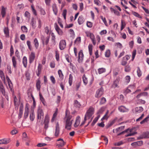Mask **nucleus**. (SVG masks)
Listing matches in <instances>:
<instances>
[{"label": "nucleus", "mask_w": 149, "mask_h": 149, "mask_svg": "<svg viewBox=\"0 0 149 149\" xmlns=\"http://www.w3.org/2000/svg\"><path fill=\"white\" fill-rule=\"evenodd\" d=\"M81 120L80 117L79 116H78L76 118L75 123L74 124V127H77L80 124Z\"/></svg>", "instance_id": "obj_9"}, {"label": "nucleus", "mask_w": 149, "mask_h": 149, "mask_svg": "<svg viewBox=\"0 0 149 149\" xmlns=\"http://www.w3.org/2000/svg\"><path fill=\"white\" fill-rule=\"evenodd\" d=\"M125 128V126H122L119 127L116 129V133H118V132H120L122 130H123Z\"/></svg>", "instance_id": "obj_46"}, {"label": "nucleus", "mask_w": 149, "mask_h": 149, "mask_svg": "<svg viewBox=\"0 0 149 149\" xmlns=\"http://www.w3.org/2000/svg\"><path fill=\"white\" fill-rule=\"evenodd\" d=\"M140 137L141 139L149 138V133L148 132H144L140 136Z\"/></svg>", "instance_id": "obj_16"}, {"label": "nucleus", "mask_w": 149, "mask_h": 149, "mask_svg": "<svg viewBox=\"0 0 149 149\" xmlns=\"http://www.w3.org/2000/svg\"><path fill=\"white\" fill-rule=\"evenodd\" d=\"M60 133V127L59 124L58 123L56 124V125L55 127V131L54 132L55 136L57 137L59 136Z\"/></svg>", "instance_id": "obj_5"}, {"label": "nucleus", "mask_w": 149, "mask_h": 149, "mask_svg": "<svg viewBox=\"0 0 149 149\" xmlns=\"http://www.w3.org/2000/svg\"><path fill=\"white\" fill-rule=\"evenodd\" d=\"M98 72L99 74H101L106 72V70L104 68H99L98 69Z\"/></svg>", "instance_id": "obj_28"}, {"label": "nucleus", "mask_w": 149, "mask_h": 149, "mask_svg": "<svg viewBox=\"0 0 149 149\" xmlns=\"http://www.w3.org/2000/svg\"><path fill=\"white\" fill-rule=\"evenodd\" d=\"M100 115H98L93 120L91 124V125L92 126H93L95 125V124L96 123L100 117Z\"/></svg>", "instance_id": "obj_30"}, {"label": "nucleus", "mask_w": 149, "mask_h": 149, "mask_svg": "<svg viewBox=\"0 0 149 149\" xmlns=\"http://www.w3.org/2000/svg\"><path fill=\"white\" fill-rule=\"evenodd\" d=\"M123 142L122 141H120L116 143H114V145L116 146H120L123 144Z\"/></svg>", "instance_id": "obj_62"}, {"label": "nucleus", "mask_w": 149, "mask_h": 149, "mask_svg": "<svg viewBox=\"0 0 149 149\" xmlns=\"http://www.w3.org/2000/svg\"><path fill=\"white\" fill-rule=\"evenodd\" d=\"M143 110V109L141 107H136L135 109V112L137 113L142 112Z\"/></svg>", "instance_id": "obj_19"}, {"label": "nucleus", "mask_w": 149, "mask_h": 149, "mask_svg": "<svg viewBox=\"0 0 149 149\" xmlns=\"http://www.w3.org/2000/svg\"><path fill=\"white\" fill-rule=\"evenodd\" d=\"M110 54V51L109 50H107L105 54V56L107 57H109Z\"/></svg>", "instance_id": "obj_49"}, {"label": "nucleus", "mask_w": 149, "mask_h": 149, "mask_svg": "<svg viewBox=\"0 0 149 149\" xmlns=\"http://www.w3.org/2000/svg\"><path fill=\"white\" fill-rule=\"evenodd\" d=\"M49 37L47 36L45 39L42 40L43 45L45 44L46 45H47L49 41Z\"/></svg>", "instance_id": "obj_22"}, {"label": "nucleus", "mask_w": 149, "mask_h": 149, "mask_svg": "<svg viewBox=\"0 0 149 149\" xmlns=\"http://www.w3.org/2000/svg\"><path fill=\"white\" fill-rule=\"evenodd\" d=\"M69 85L71 86L72 83V80L73 79V77L72 75L70 74L69 75Z\"/></svg>", "instance_id": "obj_41"}, {"label": "nucleus", "mask_w": 149, "mask_h": 149, "mask_svg": "<svg viewBox=\"0 0 149 149\" xmlns=\"http://www.w3.org/2000/svg\"><path fill=\"white\" fill-rule=\"evenodd\" d=\"M118 109L120 112H124L126 111V109L125 107L121 106L118 107Z\"/></svg>", "instance_id": "obj_29"}, {"label": "nucleus", "mask_w": 149, "mask_h": 149, "mask_svg": "<svg viewBox=\"0 0 149 149\" xmlns=\"http://www.w3.org/2000/svg\"><path fill=\"white\" fill-rule=\"evenodd\" d=\"M106 98L104 97H102L100 100V104L101 105L104 104L106 102Z\"/></svg>", "instance_id": "obj_37"}, {"label": "nucleus", "mask_w": 149, "mask_h": 149, "mask_svg": "<svg viewBox=\"0 0 149 149\" xmlns=\"http://www.w3.org/2000/svg\"><path fill=\"white\" fill-rule=\"evenodd\" d=\"M65 58L67 61L68 63H70V62L71 58L68 55H66Z\"/></svg>", "instance_id": "obj_64"}, {"label": "nucleus", "mask_w": 149, "mask_h": 149, "mask_svg": "<svg viewBox=\"0 0 149 149\" xmlns=\"http://www.w3.org/2000/svg\"><path fill=\"white\" fill-rule=\"evenodd\" d=\"M0 77L3 81H4L5 79V78L4 74V73L1 70H0Z\"/></svg>", "instance_id": "obj_32"}, {"label": "nucleus", "mask_w": 149, "mask_h": 149, "mask_svg": "<svg viewBox=\"0 0 149 149\" xmlns=\"http://www.w3.org/2000/svg\"><path fill=\"white\" fill-rule=\"evenodd\" d=\"M94 109L93 107H90L86 112L84 118V121L81 124L80 126H81L85 123V121L89 119L93 114Z\"/></svg>", "instance_id": "obj_1"}, {"label": "nucleus", "mask_w": 149, "mask_h": 149, "mask_svg": "<svg viewBox=\"0 0 149 149\" xmlns=\"http://www.w3.org/2000/svg\"><path fill=\"white\" fill-rule=\"evenodd\" d=\"M100 17L105 25L107 26V23L106 18L105 17H103L102 16H101Z\"/></svg>", "instance_id": "obj_53"}, {"label": "nucleus", "mask_w": 149, "mask_h": 149, "mask_svg": "<svg viewBox=\"0 0 149 149\" xmlns=\"http://www.w3.org/2000/svg\"><path fill=\"white\" fill-rule=\"evenodd\" d=\"M10 141L9 139H3L0 140V144L8 143H9Z\"/></svg>", "instance_id": "obj_11"}, {"label": "nucleus", "mask_w": 149, "mask_h": 149, "mask_svg": "<svg viewBox=\"0 0 149 149\" xmlns=\"http://www.w3.org/2000/svg\"><path fill=\"white\" fill-rule=\"evenodd\" d=\"M0 91L3 95H5V91L2 82L0 81Z\"/></svg>", "instance_id": "obj_10"}, {"label": "nucleus", "mask_w": 149, "mask_h": 149, "mask_svg": "<svg viewBox=\"0 0 149 149\" xmlns=\"http://www.w3.org/2000/svg\"><path fill=\"white\" fill-rule=\"evenodd\" d=\"M33 43L36 49L38 48L39 46L38 41L36 38H35L33 40Z\"/></svg>", "instance_id": "obj_18"}, {"label": "nucleus", "mask_w": 149, "mask_h": 149, "mask_svg": "<svg viewBox=\"0 0 149 149\" xmlns=\"http://www.w3.org/2000/svg\"><path fill=\"white\" fill-rule=\"evenodd\" d=\"M44 118V112L42 109L40 108L38 109L37 111V119L42 120Z\"/></svg>", "instance_id": "obj_3"}, {"label": "nucleus", "mask_w": 149, "mask_h": 149, "mask_svg": "<svg viewBox=\"0 0 149 149\" xmlns=\"http://www.w3.org/2000/svg\"><path fill=\"white\" fill-rule=\"evenodd\" d=\"M30 24L32 26L33 28L35 29L36 27V21L34 18H32L31 22Z\"/></svg>", "instance_id": "obj_17"}, {"label": "nucleus", "mask_w": 149, "mask_h": 149, "mask_svg": "<svg viewBox=\"0 0 149 149\" xmlns=\"http://www.w3.org/2000/svg\"><path fill=\"white\" fill-rule=\"evenodd\" d=\"M132 14L134 16H136V17H137L139 18H142L141 16H140V15H139L137 13L134 12V11H133V12H132Z\"/></svg>", "instance_id": "obj_44"}, {"label": "nucleus", "mask_w": 149, "mask_h": 149, "mask_svg": "<svg viewBox=\"0 0 149 149\" xmlns=\"http://www.w3.org/2000/svg\"><path fill=\"white\" fill-rule=\"evenodd\" d=\"M47 145V144L45 143H39L37 145V146L38 147H41L45 146Z\"/></svg>", "instance_id": "obj_60"}, {"label": "nucleus", "mask_w": 149, "mask_h": 149, "mask_svg": "<svg viewBox=\"0 0 149 149\" xmlns=\"http://www.w3.org/2000/svg\"><path fill=\"white\" fill-rule=\"evenodd\" d=\"M131 68L129 65H127L125 67V70L126 72H129Z\"/></svg>", "instance_id": "obj_55"}, {"label": "nucleus", "mask_w": 149, "mask_h": 149, "mask_svg": "<svg viewBox=\"0 0 149 149\" xmlns=\"http://www.w3.org/2000/svg\"><path fill=\"white\" fill-rule=\"evenodd\" d=\"M86 35L87 36V37H90L91 39V37H93L94 36V35L93 33L90 32H86Z\"/></svg>", "instance_id": "obj_57"}, {"label": "nucleus", "mask_w": 149, "mask_h": 149, "mask_svg": "<svg viewBox=\"0 0 149 149\" xmlns=\"http://www.w3.org/2000/svg\"><path fill=\"white\" fill-rule=\"evenodd\" d=\"M27 135L24 132L23 134V139L25 141H27L28 138H27Z\"/></svg>", "instance_id": "obj_50"}, {"label": "nucleus", "mask_w": 149, "mask_h": 149, "mask_svg": "<svg viewBox=\"0 0 149 149\" xmlns=\"http://www.w3.org/2000/svg\"><path fill=\"white\" fill-rule=\"evenodd\" d=\"M86 24L87 26L89 28H91L93 26L92 23L90 22H88Z\"/></svg>", "instance_id": "obj_61"}, {"label": "nucleus", "mask_w": 149, "mask_h": 149, "mask_svg": "<svg viewBox=\"0 0 149 149\" xmlns=\"http://www.w3.org/2000/svg\"><path fill=\"white\" fill-rule=\"evenodd\" d=\"M72 120H71V122H66L65 128L68 130L71 129V127L72 124Z\"/></svg>", "instance_id": "obj_12"}, {"label": "nucleus", "mask_w": 149, "mask_h": 149, "mask_svg": "<svg viewBox=\"0 0 149 149\" xmlns=\"http://www.w3.org/2000/svg\"><path fill=\"white\" fill-rule=\"evenodd\" d=\"M21 29L24 33H26L27 32V28L25 26H22L21 27Z\"/></svg>", "instance_id": "obj_45"}, {"label": "nucleus", "mask_w": 149, "mask_h": 149, "mask_svg": "<svg viewBox=\"0 0 149 149\" xmlns=\"http://www.w3.org/2000/svg\"><path fill=\"white\" fill-rule=\"evenodd\" d=\"M35 57V53L33 52H32L29 56V61L30 63H32Z\"/></svg>", "instance_id": "obj_7"}, {"label": "nucleus", "mask_w": 149, "mask_h": 149, "mask_svg": "<svg viewBox=\"0 0 149 149\" xmlns=\"http://www.w3.org/2000/svg\"><path fill=\"white\" fill-rule=\"evenodd\" d=\"M40 99V100H41V102L42 103V104L44 106H47V104L45 100V99L42 96V94L40 93H39V94Z\"/></svg>", "instance_id": "obj_15"}, {"label": "nucleus", "mask_w": 149, "mask_h": 149, "mask_svg": "<svg viewBox=\"0 0 149 149\" xmlns=\"http://www.w3.org/2000/svg\"><path fill=\"white\" fill-rule=\"evenodd\" d=\"M104 93V89L102 87L98 89L96 91L95 96L96 98H99Z\"/></svg>", "instance_id": "obj_2"}, {"label": "nucleus", "mask_w": 149, "mask_h": 149, "mask_svg": "<svg viewBox=\"0 0 149 149\" xmlns=\"http://www.w3.org/2000/svg\"><path fill=\"white\" fill-rule=\"evenodd\" d=\"M84 19L82 16H79L78 18V22L79 24L80 25L82 24L84 22Z\"/></svg>", "instance_id": "obj_23"}, {"label": "nucleus", "mask_w": 149, "mask_h": 149, "mask_svg": "<svg viewBox=\"0 0 149 149\" xmlns=\"http://www.w3.org/2000/svg\"><path fill=\"white\" fill-rule=\"evenodd\" d=\"M50 80L51 81L52 83L53 84H54L55 83L56 81H55V78L53 76H51L50 77Z\"/></svg>", "instance_id": "obj_54"}, {"label": "nucleus", "mask_w": 149, "mask_h": 149, "mask_svg": "<svg viewBox=\"0 0 149 149\" xmlns=\"http://www.w3.org/2000/svg\"><path fill=\"white\" fill-rule=\"evenodd\" d=\"M92 47H93V46H92V45H91V44L89 45L88 46L89 52V54L90 55H91L92 54Z\"/></svg>", "instance_id": "obj_39"}, {"label": "nucleus", "mask_w": 149, "mask_h": 149, "mask_svg": "<svg viewBox=\"0 0 149 149\" xmlns=\"http://www.w3.org/2000/svg\"><path fill=\"white\" fill-rule=\"evenodd\" d=\"M24 15L25 17L27 18H29L30 16V14L28 11H26Z\"/></svg>", "instance_id": "obj_63"}, {"label": "nucleus", "mask_w": 149, "mask_h": 149, "mask_svg": "<svg viewBox=\"0 0 149 149\" xmlns=\"http://www.w3.org/2000/svg\"><path fill=\"white\" fill-rule=\"evenodd\" d=\"M4 32L5 34L7 36H9V31L8 27H5L4 29Z\"/></svg>", "instance_id": "obj_36"}, {"label": "nucleus", "mask_w": 149, "mask_h": 149, "mask_svg": "<svg viewBox=\"0 0 149 149\" xmlns=\"http://www.w3.org/2000/svg\"><path fill=\"white\" fill-rule=\"evenodd\" d=\"M22 63L24 67L26 68L27 67V59L26 56L23 57L22 59Z\"/></svg>", "instance_id": "obj_21"}, {"label": "nucleus", "mask_w": 149, "mask_h": 149, "mask_svg": "<svg viewBox=\"0 0 149 149\" xmlns=\"http://www.w3.org/2000/svg\"><path fill=\"white\" fill-rule=\"evenodd\" d=\"M40 80H38L36 82V86L37 90H40Z\"/></svg>", "instance_id": "obj_33"}, {"label": "nucleus", "mask_w": 149, "mask_h": 149, "mask_svg": "<svg viewBox=\"0 0 149 149\" xmlns=\"http://www.w3.org/2000/svg\"><path fill=\"white\" fill-rule=\"evenodd\" d=\"M6 9L7 8L6 7H4L3 6H1V14L2 16V17L3 18L5 17L6 13Z\"/></svg>", "instance_id": "obj_13"}, {"label": "nucleus", "mask_w": 149, "mask_h": 149, "mask_svg": "<svg viewBox=\"0 0 149 149\" xmlns=\"http://www.w3.org/2000/svg\"><path fill=\"white\" fill-rule=\"evenodd\" d=\"M52 8L54 14L56 15H57L58 11L57 7L55 4H53L52 6Z\"/></svg>", "instance_id": "obj_20"}, {"label": "nucleus", "mask_w": 149, "mask_h": 149, "mask_svg": "<svg viewBox=\"0 0 149 149\" xmlns=\"http://www.w3.org/2000/svg\"><path fill=\"white\" fill-rule=\"evenodd\" d=\"M137 74L138 76L139 77H140L142 75V73L140 70V68L139 67H137Z\"/></svg>", "instance_id": "obj_42"}, {"label": "nucleus", "mask_w": 149, "mask_h": 149, "mask_svg": "<svg viewBox=\"0 0 149 149\" xmlns=\"http://www.w3.org/2000/svg\"><path fill=\"white\" fill-rule=\"evenodd\" d=\"M104 110V107L101 108L98 111L97 114L98 115H100L102 113Z\"/></svg>", "instance_id": "obj_47"}, {"label": "nucleus", "mask_w": 149, "mask_h": 149, "mask_svg": "<svg viewBox=\"0 0 149 149\" xmlns=\"http://www.w3.org/2000/svg\"><path fill=\"white\" fill-rule=\"evenodd\" d=\"M12 61L14 68H16L17 67V62L16 61L15 58L14 56L12 57Z\"/></svg>", "instance_id": "obj_26"}, {"label": "nucleus", "mask_w": 149, "mask_h": 149, "mask_svg": "<svg viewBox=\"0 0 149 149\" xmlns=\"http://www.w3.org/2000/svg\"><path fill=\"white\" fill-rule=\"evenodd\" d=\"M54 27L56 31L58 34L60 35H62L63 34V32L62 30L59 28L58 26L56 23L54 24Z\"/></svg>", "instance_id": "obj_6"}, {"label": "nucleus", "mask_w": 149, "mask_h": 149, "mask_svg": "<svg viewBox=\"0 0 149 149\" xmlns=\"http://www.w3.org/2000/svg\"><path fill=\"white\" fill-rule=\"evenodd\" d=\"M149 118V116H148L146 118L144 119L140 123L141 124H143L147 122L148 119Z\"/></svg>", "instance_id": "obj_43"}, {"label": "nucleus", "mask_w": 149, "mask_h": 149, "mask_svg": "<svg viewBox=\"0 0 149 149\" xmlns=\"http://www.w3.org/2000/svg\"><path fill=\"white\" fill-rule=\"evenodd\" d=\"M67 13V10L66 9L64 10L62 13V15L63 16L65 20L66 18V15Z\"/></svg>", "instance_id": "obj_51"}, {"label": "nucleus", "mask_w": 149, "mask_h": 149, "mask_svg": "<svg viewBox=\"0 0 149 149\" xmlns=\"http://www.w3.org/2000/svg\"><path fill=\"white\" fill-rule=\"evenodd\" d=\"M58 73L60 77V79L61 80H62L63 79V75L61 70H59L58 71Z\"/></svg>", "instance_id": "obj_25"}, {"label": "nucleus", "mask_w": 149, "mask_h": 149, "mask_svg": "<svg viewBox=\"0 0 149 149\" xmlns=\"http://www.w3.org/2000/svg\"><path fill=\"white\" fill-rule=\"evenodd\" d=\"M29 110V108L28 107L27 105L26 104L25 108V112L24 115V117L25 118H26L28 116Z\"/></svg>", "instance_id": "obj_14"}, {"label": "nucleus", "mask_w": 149, "mask_h": 149, "mask_svg": "<svg viewBox=\"0 0 149 149\" xmlns=\"http://www.w3.org/2000/svg\"><path fill=\"white\" fill-rule=\"evenodd\" d=\"M84 57V55L82 51H80L78 53V61L79 63L82 62L83 58Z\"/></svg>", "instance_id": "obj_8"}, {"label": "nucleus", "mask_w": 149, "mask_h": 149, "mask_svg": "<svg viewBox=\"0 0 149 149\" xmlns=\"http://www.w3.org/2000/svg\"><path fill=\"white\" fill-rule=\"evenodd\" d=\"M126 24L125 22L123 20H121V30H122L124 28Z\"/></svg>", "instance_id": "obj_40"}, {"label": "nucleus", "mask_w": 149, "mask_h": 149, "mask_svg": "<svg viewBox=\"0 0 149 149\" xmlns=\"http://www.w3.org/2000/svg\"><path fill=\"white\" fill-rule=\"evenodd\" d=\"M91 40L92 41L93 45H95L96 43V42L95 39V38L94 36L93 37H91Z\"/></svg>", "instance_id": "obj_59"}, {"label": "nucleus", "mask_w": 149, "mask_h": 149, "mask_svg": "<svg viewBox=\"0 0 149 149\" xmlns=\"http://www.w3.org/2000/svg\"><path fill=\"white\" fill-rule=\"evenodd\" d=\"M57 114V110L55 111V112L53 114L52 118V119L51 121L52 122H53L55 119V118Z\"/></svg>", "instance_id": "obj_48"}, {"label": "nucleus", "mask_w": 149, "mask_h": 149, "mask_svg": "<svg viewBox=\"0 0 149 149\" xmlns=\"http://www.w3.org/2000/svg\"><path fill=\"white\" fill-rule=\"evenodd\" d=\"M25 75L26 79L28 80H29L30 79V74L29 72H27L26 73Z\"/></svg>", "instance_id": "obj_56"}, {"label": "nucleus", "mask_w": 149, "mask_h": 149, "mask_svg": "<svg viewBox=\"0 0 149 149\" xmlns=\"http://www.w3.org/2000/svg\"><path fill=\"white\" fill-rule=\"evenodd\" d=\"M42 68V65L40 63L38 65V70L37 71L41 72Z\"/></svg>", "instance_id": "obj_58"}, {"label": "nucleus", "mask_w": 149, "mask_h": 149, "mask_svg": "<svg viewBox=\"0 0 149 149\" xmlns=\"http://www.w3.org/2000/svg\"><path fill=\"white\" fill-rule=\"evenodd\" d=\"M74 106L77 107L79 108L81 106V104L77 100H75L74 101Z\"/></svg>", "instance_id": "obj_35"}, {"label": "nucleus", "mask_w": 149, "mask_h": 149, "mask_svg": "<svg viewBox=\"0 0 149 149\" xmlns=\"http://www.w3.org/2000/svg\"><path fill=\"white\" fill-rule=\"evenodd\" d=\"M26 44L28 47V48L30 50L31 49V42L29 40H27L26 42Z\"/></svg>", "instance_id": "obj_52"}, {"label": "nucleus", "mask_w": 149, "mask_h": 149, "mask_svg": "<svg viewBox=\"0 0 149 149\" xmlns=\"http://www.w3.org/2000/svg\"><path fill=\"white\" fill-rule=\"evenodd\" d=\"M129 131L130 132H132V130L131 129H130L129 128H128L127 130H125L121 132L118 133L117 134L118 136H120L121 134H123L127 132L128 131Z\"/></svg>", "instance_id": "obj_34"}, {"label": "nucleus", "mask_w": 149, "mask_h": 149, "mask_svg": "<svg viewBox=\"0 0 149 149\" xmlns=\"http://www.w3.org/2000/svg\"><path fill=\"white\" fill-rule=\"evenodd\" d=\"M66 46V43L65 40H61L59 42V47L61 50L64 49Z\"/></svg>", "instance_id": "obj_4"}, {"label": "nucleus", "mask_w": 149, "mask_h": 149, "mask_svg": "<svg viewBox=\"0 0 149 149\" xmlns=\"http://www.w3.org/2000/svg\"><path fill=\"white\" fill-rule=\"evenodd\" d=\"M31 8L32 12L33 14L35 16L37 15V13L35 9L34 6L33 5H32L31 6Z\"/></svg>", "instance_id": "obj_38"}, {"label": "nucleus", "mask_w": 149, "mask_h": 149, "mask_svg": "<svg viewBox=\"0 0 149 149\" xmlns=\"http://www.w3.org/2000/svg\"><path fill=\"white\" fill-rule=\"evenodd\" d=\"M35 118L34 113L33 111H32L30 115V119L31 121L33 120Z\"/></svg>", "instance_id": "obj_27"}, {"label": "nucleus", "mask_w": 149, "mask_h": 149, "mask_svg": "<svg viewBox=\"0 0 149 149\" xmlns=\"http://www.w3.org/2000/svg\"><path fill=\"white\" fill-rule=\"evenodd\" d=\"M109 113V111L107 110L104 116L101 119V120L102 121L104 120H107L109 116H108V114Z\"/></svg>", "instance_id": "obj_31"}, {"label": "nucleus", "mask_w": 149, "mask_h": 149, "mask_svg": "<svg viewBox=\"0 0 149 149\" xmlns=\"http://www.w3.org/2000/svg\"><path fill=\"white\" fill-rule=\"evenodd\" d=\"M82 79L84 85H86L88 83L87 78L86 77L85 74H84L82 77Z\"/></svg>", "instance_id": "obj_24"}]
</instances>
